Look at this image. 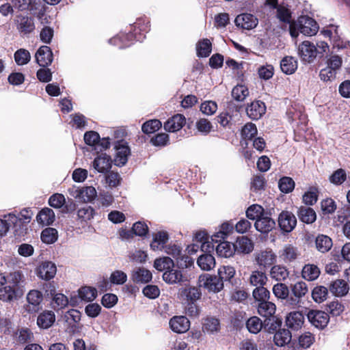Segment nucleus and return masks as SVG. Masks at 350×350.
I'll return each instance as SVG.
<instances>
[{"label": "nucleus", "mask_w": 350, "mask_h": 350, "mask_svg": "<svg viewBox=\"0 0 350 350\" xmlns=\"http://www.w3.org/2000/svg\"><path fill=\"white\" fill-rule=\"evenodd\" d=\"M318 29L317 22L308 16H301L289 25L290 34L293 38H297L299 33L312 36L317 33Z\"/></svg>", "instance_id": "obj_1"}, {"label": "nucleus", "mask_w": 350, "mask_h": 350, "mask_svg": "<svg viewBox=\"0 0 350 350\" xmlns=\"http://www.w3.org/2000/svg\"><path fill=\"white\" fill-rule=\"evenodd\" d=\"M22 287L16 283L6 282L5 285L0 288V299L7 302L17 299L23 294Z\"/></svg>", "instance_id": "obj_2"}, {"label": "nucleus", "mask_w": 350, "mask_h": 350, "mask_svg": "<svg viewBox=\"0 0 350 350\" xmlns=\"http://www.w3.org/2000/svg\"><path fill=\"white\" fill-rule=\"evenodd\" d=\"M69 193L75 198L85 202H92L97 196L96 189L92 186H87L81 188L73 187L72 188L69 189Z\"/></svg>", "instance_id": "obj_3"}, {"label": "nucleus", "mask_w": 350, "mask_h": 350, "mask_svg": "<svg viewBox=\"0 0 350 350\" xmlns=\"http://www.w3.org/2000/svg\"><path fill=\"white\" fill-rule=\"evenodd\" d=\"M254 262L260 267H268L273 265L277 260L276 254L271 249L260 250L254 253Z\"/></svg>", "instance_id": "obj_4"}, {"label": "nucleus", "mask_w": 350, "mask_h": 350, "mask_svg": "<svg viewBox=\"0 0 350 350\" xmlns=\"http://www.w3.org/2000/svg\"><path fill=\"white\" fill-rule=\"evenodd\" d=\"M202 293L198 287L186 285L178 289V298L185 303L196 301L200 299Z\"/></svg>", "instance_id": "obj_5"}, {"label": "nucleus", "mask_w": 350, "mask_h": 350, "mask_svg": "<svg viewBox=\"0 0 350 350\" xmlns=\"http://www.w3.org/2000/svg\"><path fill=\"white\" fill-rule=\"evenodd\" d=\"M298 53L302 61L313 62L318 53L317 46L310 41H304L298 47Z\"/></svg>", "instance_id": "obj_6"}, {"label": "nucleus", "mask_w": 350, "mask_h": 350, "mask_svg": "<svg viewBox=\"0 0 350 350\" xmlns=\"http://www.w3.org/2000/svg\"><path fill=\"white\" fill-rule=\"evenodd\" d=\"M200 286L206 288L208 291L217 293L224 288V283L218 277L209 275H202L199 278Z\"/></svg>", "instance_id": "obj_7"}, {"label": "nucleus", "mask_w": 350, "mask_h": 350, "mask_svg": "<svg viewBox=\"0 0 350 350\" xmlns=\"http://www.w3.org/2000/svg\"><path fill=\"white\" fill-rule=\"evenodd\" d=\"M36 273L38 278L48 281L55 276L57 267L55 264L51 261H44L36 267Z\"/></svg>", "instance_id": "obj_8"}, {"label": "nucleus", "mask_w": 350, "mask_h": 350, "mask_svg": "<svg viewBox=\"0 0 350 350\" xmlns=\"http://www.w3.org/2000/svg\"><path fill=\"white\" fill-rule=\"evenodd\" d=\"M307 317L311 324L319 329L324 328L329 320L328 314L321 310H310Z\"/></svg>", "instance_id": "obj_9"}, {"label": "nucleus", "mask_w": 350, "mask_h": 350, "mask_svg": "<svg viewBox=\"0 0 350 350\" xmlns=\"http://www.w3.org/2000/svg\"><path fill=\"white\" fill-rule=\"evenodd\" d=\"M278 224L283 231L289 232L295 227L297 219L292 213L284 211L278 217Z\"/></svg>", "instance_id": "obj_10"}, {"label": "nucleus", "mask_w": 350, "mask_h": 350, "mask_svg": "<svg viewBox=\"0 0 350 350\" xmlns=\"http://www.w3.org/2000/svg\"><path fill=\"white\" fill-rule=\"evenodd\" d=\"M266 112V106L260 100H254L247 105L246 113L248 117L252 120L260 119Z\"/></svg>", "instance_id": "obj_11"}, {"label": "nucleus", "mask_w": 350, "mask_h": 350, "mask_svg": "<svg viewBox=\"0 0 350 350\" xmlns=\"http://www.w3.org/2000/svg\"><path fill=\"white\" fill-rule=\"evenodd\" d=\"M38 64L42 67H46L53 62V53L47 46H40L35 55Z\"/></svg>", "instance_id": "obj_12"}, {"label": "nucleus", "mask_w": 350, "mask_h": 350, "mask_svg": "<svg viewBox=\"0 0 350 350\" xmlns=\"http://www.w3.org/2000/svg\"><path fill=\"white\" fill-rule=\"evenodd\" d=\"M116 149L115 163L118 166H122L127 162L128 157L130 154V149L126 143L123 141L117 143Z\"/></svg>", "instance_id": "obj_13"}, {"label": "nucleus", "mask_w": 350, "mask_h": 350, "mask_svg": "<svg viewBox=\"0 0 350 350\" xmlns=\"http://www.w3.org/2000/svg\"><path fill=\"white\" fill-rule=\"evenodd\" d=\"M172 330L176 333H185L190 327V322L184 316H176L172 317L169 322Z\"/></svg>", "instance_id": "obj_14"}, {"label": "nucleus", "mask_w": 350, "mask_h": 350, "mask_svg": "<svg viewBox=\"0 0 350 350\" xmlns=\"http://www.w3.org/2000/svg\"><path fill=\"white\" fill-rule=\"evenodd\" d=\"M275 226V221L271 219L268 213H265L256 221L254 226L261 233L267 234L272 230Z\"/></svg>", "instance_id": "obj_15"}, {"label": "nucleus", "mask_w": 350, "mask_h": 350, "mask_svg": "<svg viewBox=\"0 0 350 350\" xmlns=\"http://www.w3.org/2000/svg\"><path fill=\"white\" fill-rule=\"evenodd\" d=\"M235 23L242 29H252L258 25V19L252 14H242L236 17Z\"/></svg>", "instance_id": "obj_16"}, {"label": "nucleus", "mask_w": 350, "mask_h": 350, "mask_svg": "<svg viewBox=\"0 0 350 350\" xmlns=\"http://www.w3.org/2000/svg\"><path fill=\"white\" fill-rule=\"evenodd\" d=\"M92 166L98 172L106 173L111 167V159L107 154H101L94 159Z\"/></svg>", "instance_id": "obj_17"}, {"label": "nucleus", "mask_w": 350, "mask_h": 350, "mask_svg": "<svg viewBox=\"0 0 350 350\" xmlns=\"http://www.w3.org/2000/svg\"><path fill=\"white\" fill-rule=\"evenodd\" d=\"M169 239V236L165 231H159L152 234V241L150 243V248L153 251H161L164 249Z\"/></svg>", "instance_id": "obj_18"}, {"label": "nucleus", "mask_w": 350, "mask_h": 350, "mask_svg": "<svg viewBox=\"0 0 350 350\" xmlns=\"http://www.w3.org/2000/svg\"><path fill=\"white\" fill-rule=\"evenodd\" d=\"M185 124V118L182 114H176L164 123V129L168 132H176Z\"/></svg>", "instance_id": "obj_19"}, {"label": "nucleus", "mask_w": 350, "mask_h": 350, "mask_svg": "<svg viewBox=\"0 0 350 350\" xmlns=\"http://www.w3.org/2000/svg\"><path fill=\"white\" fill-rule=\"evenodd\" d=\"M134 38V36L133 33H120L113 38L109 40V43L116 46H118L120 49H122L126 46H130V41L133 40ZM135 39L138 41H140L142 39V36H135Z\"/></svg>", "instance_id": "obj_20"}, {"label": "nucleus", "mask_w": 350, "mask_h": 350, "mask_svg": "<svg viewBox=\"0 0 350 350\" xmlns=\"http://www.w3.org/2000/svg\"><path fill=\"white\" fill-rule=\"evenodd\" d=\"M304 322V317L301 312L294 311L290 312L286 318V326L293 330L301 328Z\"/></svg>", "instance_id": "obj_21"}, {"label": "nucleus", "mask_w": 350, "mask_h": 350, "mask_svg": "<svg viewBox=\"0 0 350 350\" xmlns=\"http://www.w3.org/2000/svg\"><path fill=\"white\" fill-rule=\"evenodd\" d=\"M16 23L17 25V29L23 34L29 33L35 29V25L33 19L27 16H18L16 19Z\"/></svg>", "instance_id": "obj_22"}, {"label": "nucleus", "mask_w": 350, "mask_h": 350, "mask_svg": "<svg viewBox=\"0 0 350 350\" xmlns=\"http://www.w3.org/2000/svg\"><path fill=\"white\" fill-rule=\"evenodd\" d=\"M43 299L42 294L38 290L30 291L27 295L28 306L27 310L29 312H37L39 310V306Z\"/></svg>", "instance_id": "obj_23"}, {"label": "nucleus", "mask_w": 350, "mask_h": 350, "mask_svg": "<svg viewBox=\"0 0 350 350\" xmlns=\"http://www.w3.org/2000/svg\"><path fill=\"white\" fill-rule=\"evenodd\" d=\"M299 254L297 248L290 244L285 245L279 252V256L284 262L296 260Z\"/></svg>", "instance_id": "obj_24"}, {"label": "nucleus", "mask_w": 350, "mask_h": 350, "mask_svg": "<svg viewBox=\"0 0 350 350\" xmlns=\"http://www.w3.org/2000/svg\"><path fill=\"white\" fill-rule=\"evenodd\" d=\"M234 245L235 252L241 254H249L254 250V243L247 237H241L237 239Z\"/></svg>", "instance_id": "obj_25"}, {"label": "nucleus", "mask_w": 350, "mask_h": 350, "mask_svg": "<svg viewBox=\"0 0 350 350\" xmlns=\"http://www.w3.org/2000/svg\"><path fill=\"white\" fill-rule=\"evenodd\" d=\"M54 211L49 208H42L37 215V221L43 226L51 225L55 221Z\"/></svg>", "instance_id": "obj_26"}, {"label": "nucleus", "mask_w": 350, "mask_h": 350, "mask_svg": "<svg viewBox=\"0 0 350 350\" xmlns=\"http://www.w3.org/2000/svg\"><path fill=\"white\" fill-rule=\"evenodd\" d=\"M55 321V315L53 312L46 310L39 314L37 319L38 325L42 329L50 327Z\"/></svg>", "instance_id": "obj_27"}, {"label": "nucleus", "mask_w": 350, "mask_h": 350, "mask_svg": "<svg viewBox=\"0 0 350 350\" xmlns=\"http://www.w3.org/2000/svg\"><path fill=\"white\" fill-rule=\"evenodd\" d=\"M183 278L182 271L173 267L165 271L163 274V280L170 284L180 283L183 281Z\"/></svg>", "instance_id": "obj_28"}, {"label": "nucleus", "mask_w": 350, "mask_h": 350, "mask_svg": "<svg viewBox=\"0 0 350 350\" xmlns=\"http://www.w3.org/2000/svg\"><path fill=\"white\" fill-rule=\"evenodd\" d=\"M267 276L264 271L260 270L252 271L248 279L250 285L256 287L265 286L267 282Z\"/></svg>", "instance_id": "obj_29"}, {"label": "nucleus", "mask_w": 350, "mask_h": 350, "mask_svg": "<svg viewBox=\"0 0 350 350\" xmlns=\"http://www.w3.org/2000/svg\"><path fill=\"white\" fill-rule=\"evenodd\" d=\"M288 275L289 272L286 267L280 265H273L269 271L271 278L280 282L284 281Z\"/></svg>", "instance_id": "obj_30"}, {"label": "nucleus", "mask_w": 350, "mask_h": 350, "mask_svg": "<svg viewBox=\"0 0 350 350\" xmlns=\"http://www.w3.org/2000/svg\"><path fill=\"white\" fill-rule=\"evenodd\" d=\"M320 273V269L317 265L307 264L302 269L301 275L308 281H314L319 278Z\"/></svg>", "instance_id": "obj_31"}, {"label": "nucleus", "mask_w": 350, "mask_h": 350, "mask_svg": "<svg viewBox=\"0 0 350 350\" xmlns=\"http://www.w3.org/2000/svg\"><path fill=\"white\" fill-rule=\"evenodd\" d=\"M197 264L202 270L210 271L215 267V259L210 254H204L198 257Z\"/></svg>", "instance_id": "obj_32"}, {"label": "nucleus", "mask_w": 350, "mask_h": 350, "mask_svg": "<svg viewBox=\"0 0 350 350\" xmlns=\"http://www.w3.org/2000/svg\"><path fill=\"white\" fill-rule=\"evenodd\" d=\"M315 245L319 252L325 253L331 250L333 243L332 239L328 236L319 234L316 238Z\"/></svg>", "instance_id": "obj_33"}, {"label": "nucleus", "mask_w": 350, "mask_h": 350, "mask_svg": "<svg viewBox=\"0 0 350 350\" xmlns=\"http://www.w3.org/2000/svg\"><path fill=\"white\" fill-rule=\"evenodd\" d=\"M152 278V273L144 268H137L132 274V279L135 283H147L151 281Z\"/></svg>", "instance_id": "obj_34"}, {"label": "nucleus", "mask_w": 350, "mask_h": 350, "mask_svg": "<svg viewBox=\"0 0 350 350\" xmlns=\"http://www.w3.org/2000/svg\"><path fill=\"white\" fill-rule=\"evenodd\" d=\"M50 295L53 297L51 305L54 310H58L68 306V299L65 295L55 293V289L51 291Z\"/></svg>", "instance_id": "obj_35"}, {"label": "nucleus", "mask_w": 350, "mask_h": 350, "mask_svg": "<svg viewBox=\"0 0 350 350\" xmlns=\"http://www.w3.org/2000/svg\"><path fill=\"white\" fill-rule=\"evenodd\" d=\"M216 252L221 256L229 258L232 256L234 252V245L228 241H222L216 246Z\"/></svg>", "instance_id": "obj_36"}, {"label": "nucleus", "mask_w": 350, "mask_h": 350, "mask_svg": "<svg viewBox=\"0 0 350 350\" xmlns=\"http://www.w3.org/2000/svg\"><path fill=\"white\" fill-rule=\"evenodd\" d=\"M220 329V323L217 319L207 317L202 324V331L205 333L213 334L217 333Z\"/></svg>", "instance_id": "obj_37"}, {"label": "nucleus", "mask_w": 350, "mask_h": 350, "mask_svg": "<svg viewBox=\"0 0 350 350\" xmlns=\"http://www.w3.org/2000/svg\"><path fill=\"white\" fill-rule=\"evenodd\" d=\"M276 310L275 305L271 302L265 301L258 304V312L260 316L266 318H269L275 314Z\"/></svg>", "instance_id": "obj_38"}, {"label": "nucleus", "mask_w": 350, "mask_h": 350, "mask_svg": "<svg viewBox=\"0 0 350 350\" xmlns=\"http://www.w3.org/2000/svg\"><path fill=\"white\" fill-rule=\"evenodd\" d=\"M280 68L284 73L291 75L297 70V62L293 57H285L281 61Z\"/></svg>", "instance_id": "obj_39"}, {"label": "nucleus", "mask_w": 350, "mask_h": 350, "mask_svg": "<svg viewBox=\"0 0 350 350\" xmlns=\"http://www.w3.org/2000/svg\"><path fill=\"white\" fill-rule=\"evenodd\" d=\"M298 216L301 221L306 224L313 223L317 218L316 213L312 208L304 206L299 209Z\"/></svg>", "instance_id": "obj_40"}, {"label": "nucleus", "mask_w": 350, "mask_h": 350, "mask_svg": "<svg viewBox=\"0 0 350 350\" xmlns=\"http://www.w3.org/2000/svg\"><path fill=\"white\" fill-rule=\"evenodd\" d=\"M291 340V333L288 329H280L273 337L275 344L278 347H283L290 342Z\"/></svg>", "instance_id": "obj_41"}, {"label": "nucleus", "mask_w": 350, "mask_h": 350, "mask_svg": "<svg viewBox=\"0 0 350 350\" xmlns=\"http://www.w3.org/2000/svg\"><path fill=\"white\" fill-rule=\"evenodd\" d=\"M323 33L325 36L333 39V46L338 49H345L349 44L348 41L342 40L338 37L337 28H334V31L332 29L324 30Z\"/></svg>", "instance_id": "obj_42"}, {"label": "nucleus", "mask_w": 350, "mask_h": 350, "mask_svg": "<svg viewBox=\"0 0 350 350\" xmlns=\"http://www.w3.org/2000/svg\"><path fill=\"white\" fill-rule=\"evenodd\" d=\"M330 291L336 296H343L348 293L349 287L343 280H337L331 284Z\"/></svg>", "instance_id": "obj_43"}, {"label": "nucleus", "mask_w": 350, "mask_h": 350, "mask_svg": "<svg viewBox=\"0 0 350 350\" xmlns=\"http://www.w3.org/2000/svg\"><path fill=\"white\" fill-rule=\"evenodd\" d=\"M79 297L85 301H93L97 295V291L95 288L83 286L79 289Z\"/></svg>", "instance_id": "obj_44"}, {"label": "nucleus", "mask_w": 350, "mask_h": 350, "mask_svg": "<svg viewBox=\"0 0 350 350\" xmlns=\"http://www.w3.org/2000/svg\"><path fill=\"white\" fill-rule=\"evenodd\" d=\"M40 237L43 243L52 244L57 240V230L53 228H46L42 230Z\"/></svg>", "instance_id": "obj_45"}, {"label": "nucleus", "mask_w": 350, "mask_h": 350, "mask_svg": "<svg viewBox=\"0 0 350 350\" xmlns=\"http://www.w3.org/2000/svg\"><path fill=\"white\" fill-rule=\"evenodd\" d=\"M174 261L170 257H163L155 259L154 262V267L159 271H167L174 267Z\"/></svg>", "instance_id": "obj_46"}, {"label": "nucleus", "mask_w": 350, "mask_h": 350, "mask_svg": "<svg viewBox=\"0 0 350 350\" xmlns=\"http://www.w3.org/2000/svg\"><path fill=\"white\" fill-rule=\"evenodd\" d=\"M14 57L16 64L18 66L25 65L31 60L30 53L25 49L17 50L14 53Z\"/></svg>", "instance_id": "obj_47"}, {"label": "nucleus", "mask_w": 350, "mask_h": 350, "mask_svg": "<svg viewBox=\"0 0 350 350\" xmlns=\"http://www.w3.org/2000/svg\"><path fill=\"white\" fill-rule=\"evenodd\" d=\"M248 96V88L244 85H237L232 90V96L237 101H243Z\"/></svg>", "instance_id": "obj_48"}, {"label": "nucleus", "mask_w": 350, "mask_h": 350, "mask_svg": "<svg viewBox=\"0 0 350 350\" xmlns=\"http://www.w3.org/2000/svg\"><path fill=\"white\" fill-rule=\"evenodd\" d=\"M197 54L200 57H208L211 52V43L208 39H203L198 42L196 46Z\"/></svg>", "instance_id": "obj_49"}, {"label": "nucleus", "mask_w": 350, "mask_h": 350, "mask_svg": "<svg viewBox=\"0 0 350 350\" xmlns=\"http://www.w3.org/2000/svg\"><path fill=\"white\" fill-rule=\"evenodd\" d=\"M162 126L160 120L154 119L146 121L142 126V131L146 134L153 133L158 131Z\"/></svg>", "instance_id": "obj_50"}, {"label": "nucleus", "mask_w": 350, "mask_h": 350, "mask_svg": "<svg viewBox=\"0 0 350 350\" xmlns=\"http://www.w3.org/2000/svg\"><path fill=\"white\" fill-rule=\"evenodd\" d=\"M6 282L16 283L20 286H23L25 281V275L19 271L9 273L5 275Z\"/></svg>", "instance_id": "obj_51"}, {"label": "nucleus", "mask_w": 350, "mask_h": 350, "mask_svg": "<svg viewBox=\"0 0 350 350\" xmlns=\"http://www.w3.org/2000/svg\"><path fill=\"white\" fill-rule=\"evenodd\" d=\"M278 187L282 193H288L293 190L295 187V182L291 178L284 176L280 179L278 182Z\"/></svg>", "instance_id": "obj_52"}, {"label": "nucleus", "mask_w": 350, "mask_h": 350, "mask_svg": "<svg viewBox=\"0 0 350 350\" xmlns=\"http://www.w3.org/2000/svg\"><path fill=\"white\" fill-rule=\"evenodd\" d=\"M291 291L295 297L300 299L306 295L308 289L304 282L299 281L291 286Z\"/></svg>", "instance_id": "obj_53"}, {"label": "nucleus", "mask_w": 350, "mask_h": 350, "mask_svg": "<svg viewBox=\"0 0 350 350\" xmlns=\"http://www.w3.org/2000/svg\"><path fill=\"white\" fill-rule=\"evenodd\" d=\"M265 213L263 208L258 204L250 206L246 211L247 217L252 220L256 219V221Z\"/></svg>", "instance_id": "obj_54"}, {"label": "nucleus", "mask_w": 350, "mask_h": 350, "mask_svg": "<svg viewBox=\"0 0 350 350\" xmlns=\"http://www.w3.org/2000/svg\"><path fill=\"white\" fill-rule=\"evenodd\" d=\"M219 278L224 281H228L235 275V269L231 266H222L218 269Z\"/></svg>", "instance_id": "obj_55"}, {"label": "nucleus", "mask_w": 350, "mask_h": 350, "mask_svg": "<svg viewBox=\"0 0 350 350\" xmlns=\"http://www.w3.org/2000/svg\"><path fill=\"white\" fill-rule=\"evenodd\" d=\"M246 326L250 332L257 334L262 329V323L258 317H252L247 320Z\"/></svg>", "instance_id": "obj_56"}, {"label": "nucleus", "mask_w": 350, "mask_h": 350, "mask_svg": "<svg viewBox=\"0 0 350 350\" xmlns=\"http://www.w3.org/2000/svg\"><path fill=\"white\" fill-rule=\"evenodd\" d=\"M252 295L256 301L260 303L269 299L270 293L264 286H262L256 287L252 292Z\"/></svg>", "instance_id": "obj_57"}, {"label": "nucleus", "mask_w": 350, "mask_h": 350, "mask_svg": "<svg viewBox=\"0 0 350 350\" xmlns=\"http://www.w3.org/2000/svg\"><path fill=\"white\" fill-rule=\"evenodd\" d=\"M328 291L327 288L323 286L315 287L312 293V296L314 301L321 303L326 299Z\"/></svg>", "instance_id": "obj_58"}, {"label": "nucleus", "mask_w": 350, "mask_h": 350, "mask_svg": "<svg viewBox=\"0 0 350 350\" xmlns=\"http://www.w3.org/2000/svg\"><path fill=\"white\" fill-rule=\"evenodd\" d=\"M273 293L279 299H286L289 293L287 286L282 282L275 284L273 287Z\"/></svg>", "instance_id": "obj_59"}, {"label": "nucleus", "mask_w": 350, "mask_h": 350, "mask_svg": "<svg viewBox=\"0 0 350 350\" xmlns=\"http://www.w3.org/2000/svg\"><path fill=\"white\" fill-rule=\"evenodd\" d=\"M256 134V126L251 122L247 123L241 131V135L245 139H252Z\"/></svg>", "instance_id": "obj_60"}, {"label": "nucleus", "mask_w": 350, "mask_h": 350, "mask_svg": "<svg viewBox=\"0 0 350 350\" xmlns=\"http://www.w3.org/2000/svg\"><path fill=\"white\" fill-rule=\"evenodd\" d=\"M277 17L282 22L291 24V12L290 10L283 5L277 7Z\"/></svg>", "instance_id": "obj_61"}, {"label": "nucleus", "mask_w": 350, "mask_h": 350, "mask_svg": "<svg viewBox=\"0 0 350 350\" xmlns=\"http://www.w3.org/2000/svg\"><path fill=\"white\" fill-rule=\"evenodd\" d=\"M347 178V174L344 170H336L329 177V181L336 185H341Z\"/></svg>", "instance_id": "obj_62"}, {"label": "nucleus", "mask_w": 350, "mask_h": 350, "mask_svg": "<svg viewBox=\"0 0 350 350\" xmlns=\"http://www.w3.org/2000/svg\"><path fill=\"white\" fill-rule=\"evenodd\" d=\"M127 280V275L122 271L116 270L111 273L110 281L113 284H123Z\"/></svg>", "instance_id": "obj_63"}, {"label": "nucleus", "mask_w": 350, "mask_h": 350, "mask_svg": "<svg viewBox=\"0 0 350 350\" xmlns=\"http://www.w3.org/2000/svg\"><path fill=\"white\" fill-rule=\"evenodd\" d=\"M66 202V198L63 194L55 193L49 199V204L51 206L59 208H61Z\"/></svg>", "instance_id": "obj_64"}]
</instances>
